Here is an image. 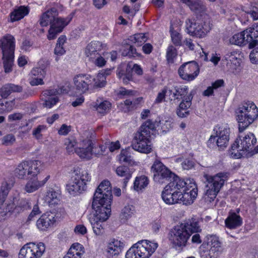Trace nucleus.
<instances>
[{
	"mask_svg": "<svg viewBox=\"0 0 258 258\" xmlns=\"http://www.w3.org/2000/svg\"><path fill=\"white\" fill-rule=\"evenodd\" d=\"M77 13V10L72 11L66 18L56 17L58 15V10L51 8L43 13L39 20L41 27H45L50 24L47 34L49 40L55 39L58 34L61 33L64 28L72 21Z\"/></svg>",
	"mask_w": 258,
	"mask_h": 258,
	"instance_id": "1",
	"label": "nucleus"
},
{
	"mask_svg": "<svg viewBox=\"0 0 258 258\" xmlns=\"http://www.w3.org/2000/svg\"><path fill=\"white\" fill-rule=\"evenodd\" d=\"M112 201V188L110 182L104 180L98 186L93 196L92 208L95 213L110 215Z\"/></svg>",
	"mask_w": 258,
	"mask_h": 258,
	"instance_id": "2",
	"label": "nucleus"
},
{
	"mask_svg": "<svg viewBox=\"0 0 258 258\" xmlns=\"http://www.w3.org/2000/svg\"><path fill=\"white\" fill-rule=\"evenodd\" d=\"M155 129V123L151 120L145 121L135 134L132 148L142 153L148 154L152 151L150 140L151 131Z\"/></svg>",
	"mask_w": 258,
	"mask_h": 258,
	"instance_id": "3",
	"label": "nucleus"
},
{
	"mask_svg": "<svg viewBox=\"0 0 258 258\" xmlns=\"http://www.w3.org/2000/svg\"><path fill=\"white\" fill-rule=\"evenodd\" d=\"M236 113L239 132L242 133L258 117V108L253 102H245L239 105Z\"/></svg>",
	"mask_w": 258,
	"mask_h": 258,
	"instance_id": "4",
	"label": "nucleus"
},
{
	"mask_svg": "<svg viewBox=\"0 0 258 258\" xmlns=\"http://www.w3.org/2000/svg\"><path fill=\"white\" fill-rule=\"evenodd\" d=\"M72 182L67 185V189L73 196L82 194L87 190L88 182L91 179V176L87 170L79 167L74 169Z\"/></svg>",
	"mask_w": 258,
	"mask_h": 258,
	"instance_id": "5",
	"label": "nucleus"
},
{
	"mask_svg": "<svg viewBox=\"0 0 258 258\" xmlns=\"http://www.w3.org/2000/svg\"><path fill=\"white\" fill-rule=\"evenodd\" d=\"M228 176L227 172H219L214 176L204 175L207 182L206 186L207 189L205 194L207 201L212 202L214 200Z\"/></svg>",
	"mask_w": 258,
	"mask_h": 258,
	"instance_id": "6",
	"label": "nucleus"
},
{
	"mask_svg": "<svg viewBox=\"0 0 258 258\" xmlns=\"http://www.w3.org/2000/svg\"><path fill=\"white\" fill-rule=\"evenodd\" d=\"M256 143L254 135L249 133L244 137L239 136L231 145L232 155L236 158H240L245 154L247 156Z\"/></svg>",
	"mask_w": 258,
	"mask_h": 258,
	"instance_id": "7",
	"label": "nucleus"
},
{
	"mask_svg": "<svg viewBox=\"0 0 258 258\" xmlns=\"http://www.w3.org/2000/svg\"><path fill=\"white\" fill-rule=\"evenodd\" d=\"M158 247V244L147 240L138 241L126 252L125 258H149Z\"/></svg>",
	"mask_w": 258,
	"mask_h": 258,
	"instance_id": "8",
	"label": "nucleus"
},
{
	"mask_svg": "<svg viewBox=\"0 0 258 258\" xmlns=\"http://www.w3.org/2000/svg\"><path fill=\"white\" fill-rule=\"evenodd\" d=\"M41 165V162L38 160L23 161L15 169L14 175L20 179H25L28 176L38 175Z\"/></svg>",
	"mask_w": 258,
	"mask_h": 258,
	"instance_id": "9",
	"label": "nucleus"
},
{
	"mask_svg": "<svg viewBox=\"0 0 258 258\" xmlns=\"http://www.w3.org/2000/svg\"><path fill=\"white\" fill-rule=\"evenodd\" d=\"M16 39L10 34H6L0 39V49L2 51L3 64H14Z\"/></svg>",
	"mask_w": 258,
	"mask_h": 258,
	"instance_id": "10",
	"label": "nucleus"
},
{
	"mask_svg": "<svg viewBox=\"0 0 258 258\" xmlns=\"http://www.w3.org/2000/svg\"><path fill=\"white\" fill-rule=\"evenodd\" d=\"M214 131L216 136H211L208 141V145L210 147H213L215 145L220 149H223L227 147L229 140L230 133V128L227 124H222L215 127Z\"/></svg>",
	"mask_w": 258,
	"mask_h": 258,
	"instance_id": "11",
	"label": "nucleus"
},
{
	"mask_svg": "<svg viewBox=\"0 0 258 258\" xmlns=\"http://www.w3.org/2000/svg\"><path fill=\"white\" fill-rule=\"evenodd\" d=\"M187 33L198 38H203L211 30L210 23L203 20L189 19L186 22Z\"/></svg>",
	"mask_w": 258,
	"mask_h": 258,
	"instance_id": "12",
	"label": "nucleus"
},
{
	"mask_svg": "<svg viewBox=\"0 0 258 258\" xmlns=\"http://www.w3.org/2000/svg\"><path fill=\"white\" fill-rule=\"evenodd\" d=\"M151 170L153 173L154 180L159 183L171 180L174 176V173L158 159L154 162Z\"/></svg>",
	"mask_w": 258,
	"mask_h": 258,
	"instance_id": "13",
	"label": "nucleus"
},
{
	"mask_svg": "<svg viewBox=\"0 0 258 258\" xmlns=\"http://www.w3.org/2000/svg\"><path fill=\"white\" fill-rule=\"evenodd\" d=\"M45 251L43 242H29L25 244L20 250L19 258H41Z\"/></svg>",
	"mask_w": 258,
	"mask_h": 258,
	"instance_id": "14",
	"label": "nucleus"
},
{
	"mask_svg": "<svg viewBox=\"0 0 258 258\" xmlns=\"http://www.w3.org/2000/svg\"><path fill=\"white\" fill-rule=\"evenodd\" d=\"M190 233L181 225L175 226L170 232L169 240L176 249H182L185 247Z\"/></svg>",
	"mask_w": 258,
	"mask_h": 258,
	"instance_id": "15",
	"label": "nucleus"
},
{
	"mask_svg": "<svg viewBox=\"0 0 258 258\" xmlns=\"http://www.w3.org/2000/svg\"><path fill=\"white\" fill-rule=\"evenodd\" d=\"M95 134L91 133L90 138L81 141L79 146L76 148V153L81 158L90 159L93 153V145L95 143Z\"/></svg>",
	"mask_w": 258,
	"mask_h": 258,
	"instance_id": "16",
	"label": "nucleus"
},
{
	"mask_svg": "<svg viewBox=\"0 0 258 258\" xmlns=\"http://www.w3.org/2000/svg\"><path fill=\"white\" fill-rule=\"evenodd\" d=\"M74 88L78 93H84L89 89L93 83L92 77L87 74L76 75L74 79Z\"/></svg>",
	"mask_w": 258,
	"mask_h": 258,
	"instance_id": "17",
	"label": "nucleus"
},
{
	"mask_svg": "<svg viewBox=\"0 0 258 258\" xmlns=\"http://www.w3.org/2000/svg\"><path fill=\"white\" fill-rule=\"evenodd\" d=\"M110 215L104 214L94 213L89 217L94 233L96 235H101L104 233V228L102 223L106 221Z\"/></svg>",
	"mask_w": 258,
	"mask_h": 258,
	"instance_id": "18",
	"label": "nucleus"
},
{
	"mask_svg": "<svg viewBox=\"0 0 258 258\" xmlns=\"http://www.w3.org/2000/svg\"><path fill=\"white\" fill-rule=\"evenodd\" d=\"M106 47V44L99 41L93 40L87 44L85 53L86 56L89 58V60L94 63L98 56L100 55L99 52Z\"/></svg>",
	"mask_w": 258,
	"mask_h": 258,
	"instance_id": "19",
	"label": "nucleus"
},
{
	"mask_svg": "<svg viewBox=\"0 0 258 258\" xmlns=\"http://www.w3.org/2000/svg\"><path fill=\"white\" fill-rule=\"evenodd\" d=\"M178 72L182 79L190 81L198 76L200 68L199 66H181Z\"/></svg>",
	"mask_w": 258,
	"mask_h": 258,
	"instance_id": "20",
	"label": "nucleus"
},
{
	"mask_svg": "<svg viewBox=\"0 0 258 258\" xmlns=\"http://www.w3.org/2000/svg\"><path fill=\"white\" fill-rule=\"evenodd\" d=\"M50 176L47 175L43 180H39L37 175L32 176L26 183L24 190L27 193H32L43 186L49 179Z\"/></svg>",
	"mask_w": 258,
	"mask_h": 258,
	"instance_id": "21",
	"label": "nucleus"
},
{
	"mask_svg": "<svg viewBox=\"0 0 258 258\" xmlns=\"http://www.w3.org/2000/svg\"><path fill=\"white\" fill-rule=\"evenodd\" d=\"M30 11V9L28 6L21 5L15 8L9 14V22L14 23L23 19L29 15Z\"/></svg>",
	"mask_w": 258,
	"mask_h": 258,
	"instance_id": "22",
	"label": "nucleus"
},
{
	"mask_svg": "<svg viewBox=\"0 0 258 258\" xmlns=\"http://www.w3.org/2000/svg\"><path fill=\"white\" fill-rule=\"evenodd\" d=\"M163 201L168 205L180 203V191L164 188L161 195Z\"/></svg>",
	"mask_w": 258,
	"mask_h": 258,
	"instance_id": "23",
	"label": "nucleus"
},
{
	"mask_svg": "<svg viewBox=\"0 0 258 258\" xmlns=\"http://www.w3.org/2000/svg\"><path fill=\"white\" fill-rule=\"evenodd\" d=\"M55 222L56 220L53 214L45 213L37 220L36 225L39 230L45 231L52 226Z\"/></svg>",
	"mask_w": 258,
	"mask_h": 258,
	"instance_id": "24",
	"label": "nucleus"
},
{
	"mask_svg": "<svg viewBox=\"0 0 258 258\" xmlns=\"http://www.w3.org/2000/svg\"><path fill=\"white\" fill-rule=\"evenodd\" d=\"M192 98L193 94L192 91H191L179 104L176 110V114L179 117H185L189 114V111L188 110V109L191 105Z\"/></svg>",
	"mask_w": 258,
	"mask_h": 258,
	"instance_id": "25",
	"label": "nucleus"
},
{
	"mask_svg": "<svg viewBox=\"0 0 258 258\" xmlns=\"http://www.w3.org/2000/svg\"><path fill=\"white\" fill-rule=\"evenodd\" d=\"M252 40V37L247 33V30L234 34L230 39V42L239 46H244L249 44Z\"/></svg>",
	"mask_w": 258,
	"mask_h": 258,
	"instance_id": "26",
	"label": "nucleus"
},
{
	"mask_svg": "<svg viewBox=\"0 0 258 258\" xmlns=\"http://www.w3.org/2000/svg\"><path fill=\"white\" fill-rule=\"evenodd\" d=\"M94 109L99 114L104 115L109 112L111 107V103L103 98L99 97L93 102Z\"/></svg>",
	"mask_w": 258,
	"mask_h": 258,
	"instance_id": "27",
	"label": "nucleus"
},
{
	"mask_svg": "<svg viewBox=\"0 0 258 258\" xmlns=\"http://www.w3.org/2000/svg\"><path fill=\"white\" fill-rule=\"evenodd\" d=\"M189 9L196 13H204L207 11V6L201 0H181Z\"/></svg>",
	"mask_w": 258,
	"mask_h": 258,
	"instance_id": "28",
	"label": "nucleus"
},
{
	"mask_svg": "<svg viewBox=\"0 0 258 258\" xmlns=\"http://www.w3.org/2000/svg\"><path fill=\"white\" fill-rule=\"evenodd\" d=\"M184 192L180 191V203L183 205H189L193 203L198 195V188L194 184V187L191 190L189 189H183Z\"/></svg>",
	"mask_w": 258,
	"mask_h": 258,
	"instance_id": "29",
	"label": "nucleus"
},
{
	"mask_svg": "<svg viewBox=\"0 0 258 258\" xmlns=\"http://www.w3.org/2000/svg\"><path fill=\"white\" fill-rule=\"evenodd\" d=\"M124 243L117 239H113L107 245V252L109 256L118 255L122 250Z\"/></svg>",
	"mask_w": 258,
	"mask_h": 258,
	"instance_id": "30",
	"label": "nucleus"
},
{
	"mask_svg": "<svg viewBox=\"0 0 258 258\" xmlns=\"http://www.w3.org/2000/svg\"><path fill=\"white\" fill-rule=\"evenodd\" d=\"M60 194L59 189L50 188L46 192L45 201L49 206L56 205L60 201Z\"/></svg>",
	"mask_w": 258,
	"mask_h": 258,
	"instance_id": "31",
	"label": "nucleus"
},
{
	"mask_svg": "<svg viewBox=\"0 0 258 258\" xmlns=\"http://www.w3.org/2000/svg\"><path fill=\"white\" fill-rule=\"evenodd\" d=\"M113 69H109L103 70L99 72L95 78H92L94 88H101L104 87L106 84V77L110 74L111 71Z\"/></svg>",
	"mask_w": 258,
	"mask_h": 258,
	"instance_id": "32",
	"label": "nucleus"
},
{
	"mask_svg": "<svg viewBox=\"0 0 258 258\" xmlns=\"http://www.w3.org/2000/svg\"><path fill=\"white\" fill-rule=\"evenodd\" d=\"M118 53L117 51L112 50L110 52L104 51L102 54H100L96 59L94 64H106L107 60L114 62L117 58Z\"/></svg>",
	"mask_w": 258,
	"mask_h": 258,
	"instance_id": "33",
	"label": "nucleus"
},
{
	"mask_svg": "<svg viewBox=\"0 0 258 258\" xmlns=\"http://www.w3.org/2000/svg\"><path fill=\"white\" fill-rule=\"evenodd\" d=\"M84 252L83 246L79 243H75L71 246L63 258H82Z\"/></svg>",
	"mask_w": 258,
	"mask_h": 258,
	"instance_id": "34",
	"label": "nucleus"
},
{
	"mask_svg": "<svg viewBox=\"0 0 258 258\" xmlns=\"http://www.w3.org/2000/svg\"><path fill=\"white\" fill-rule=\"evenodd\" d=\"M170 182L164 187V188L171 189L176 191H181L180 190L183 188L186 183L184 180L180 178L174 174V177H172Z\"/></svg>",
	"mask_w": 258,
	"mask_h": 258,
	"instance_id": "35",
	"label": "nucleus"
},
{
	"mask_svg": "<svg viewBox=\"0 0 258 258\" xmlns=\"http://www.w3.org/2000/svg\"><path fill=\"white\" fill-rule=\"evenodd\" d=\"M226 226L231 229H236L241 225L242 218L235 213L230 214L225 221Z\"/></svg>",
	"mask_w": 258,
	"mask_h": 258,
	"instance_id": "36",
	"label": "nucleus"
},
{
	"mask_svg": "<svg viewBox=\"0 0 258 258\" xmlns=\"http://www.w3.org/2000/svg\"><path fill=\"white\" fill-rule=\"evenodd\" d=\"M181 225L190 233V235L192 233H198L201 231L198 220L194 218L188 219L184 223H181Z\"/></svg>",
	"mask_w": 258,
	"mask_h": 258,
	"instance_id": "37",
	"label": "nucleus"
},
{
	"mask_svg": "<svg viewBox=\"0 0 258 258\" xmlns=\"http://www.w3.org/2000/svg\"><path fill=\"white\" fill-rule=\"evenodd\" d=\"M120 66L117 70V75L119 78H122L123 82L127 84L128 82L132 79V66Z\"/></svg>",
	"mask_w": 258,
	"mask_h": 258,
	"instance_id": "38",
	"label": "nucleus"
},
{
	"mask_svg": "<svg viewBox=\"0 0 258 258\" xmlns=\"http://www.w3.org/2000/svg\"><path fill=\"white\" fill-rule=\"evenodd\" d=\"M116 173L118 176L124 177L122 187L125 188L132 176V171L127 166H120L116 168Z\"/></svg>",
	"mask_w": 258,
	"mask_h": 258,
	"instance_id": "39",
	"label": "nucleus"
},
{
	"mask_svg": "<svg viewBox=\"0 0 258 258\" xmlns=\"http://www.w3.org/2000/svg\"><path fill=\"white\" fill-rule=\"evenodd\" d=\"M136 210L134 206L130 205L125 206L121 210L119 218L122 222H125L132 218L135 213Z\"/></svg>",
	"mask_w": 258,
	"mask_h": 258,
	"instance_id": "40",
	"label": "nucleus"
},
{
	"mask_svg": "<svg viewBox=\"0 0 258 258\" xmlns=\"http://www.w3.org/2000/svg\"><path fill=\"white\" fill-rule=\"evenodd\" d=\"M247 30V33L252 37V40L249 44V48H254L258 44V40L256 38L258 37V23H254L252 27Z\"/></svg>",
	"mask_w": 258,
	"mask_h": 258,
	"instance_id": "41",
	"label": "nucleus"
},
{
	"mask_svg": "<svg viewBox=\"0 0 258 258\" xmlns=\"http://www.w3.org/2000/svg\"><path fill=\"white\" fill-rule=\"evenodd\" d=\"M67 42V37L64 35H61L57 39L56 46L54 48V53L57 55H62L66 52L64 44Z\"/></svg>",
	"mask_w": 258,
	"mask_h": 258,
	"instance_id": "42",
	"label": "nucleus"
},
{
	"mask_svg": "<svg viewBox=\"0 0 258 258\" xmlns=\"http://www.w3.org/2000/svg\"><path fill=\"white\" fill-rule=\"evenodd\" d=\"M70 90L68 85L59 87L58 89L47 90L43 92V96H56L57 95L67 94Z\"/></svg>",
	"mask_w": 258,
	"mask_h": 258,
	"instance_id": "43",
	"label": "nucleus"
},
{
	"mask_svg": "<svg viewBox=\"0 0 258 258\" xmlns=\"http://www.w3.org/2000/svg\"><path fill=\"white\" fill-rule=\"evenodd\" d=\"M207 243L211 246V249H214L215 251H218L221 247V243L219 237L215 234H209L207 236Z\"/></svg>",
	"mask_w": 258,
	"mask_h": 258,
	"instance_id": "44",
	"label": "nucleus"
},
{
	"mask_svg": "<svg viewBox=\"0 0 258 258\" xmlns=\"http://www.w3.org/2000/svg\"><path fill=\"white\" fill-rule=\"evenodd\" d=\"M14 209L13 203H9L7 205L0 206V222L4 221L10 216Z\"/></svg>",
	"mask_w": 258,
	"mask_h": 258,
	"instance_id": "45",
	"label": "nucleus"
},
{
	"mask_svg": "<svg viewBox=\"0 0 258 258\" xmlns=\"http://www.w3.org/2000/svg\"><path fill=\"white\" fill-rule=\"evenodd\" d=\"M188 88L186 86H175L174 87L173 94V99H181L185 98L188 93Z\"/></svg>",
	"mask_w": 258,
	"mask_h": 258,
	"instance_id": "46",
	"label": "nucleus"
},
{
	"mask_svg": "<svg viewBox=\"0 0 258 258\" xmlns=\"http://www.w3.org/2000/svg\"><path fill=\"white\" fill-rule=\"evenodd\" d=\"M149 184V180L146 176L137 177L134 182L135 190L140 191L145 188Z\"/></svg>",
	"mask_w": 258,
	"mask_h": 258,
	"instance_id": "47",
	"label": "nucleus"
},
{
	"mask_svg": "<svg viewBox=\"0 0 258 258\" xmlns=\"http://www.w3.org/2000/svg\"><path fill=\"white\" fill-rule=\"evenodd\" d=\"M169 31L171 40L173 44L175 46H181L182 45V35L176 30H174L172 27H170Z\"/></svg>",
	"mask_w": 258,
	"mask_h": 258,
	"instance_id": "48",
	"label": "nucleus"
},
{
	"mask_svg": "<svg viewBox=\"0 0 258 258\" xmlns=\"http://www.w3.org/2000/svg\"><path fill=\"white\" fill-rule=\"evenodd\" d=\"M129 40L135 45L140 46L147 41V37L145 33H136L131 36Z\"/></svg>",
	"mask_w": 258,
	"mask_h": 258,
	"instance_id": "49",
	"label": "nucleus"
},
{
	"mask_svg": "<svg viewBox=\"0 0 258 258\" xmlns=\"http://www.w3.org/2000/svg\"><path fill=\"white\" fill-rule=\"evenodd\" d=\"M141 99L142 98H138L133 101L130 99L125 100L123 104H122V105H124V107H122L123 111L126 112L133 110L136 107Z\"/></svg>",
	"mask_w": 258,
	"mask_h": 258,
	"instance_id": "50",
	"label": "nucleus"
},
{
	"mask_svg": "<svg viewBox=\"0 0 258 258\" xmlns=\"http://www.w3.org/2000/svg\"><path fill=\"white\" fill-rule=\"evenodd\" d=\"M177 50L172 45L168 46L166 52V59L170 64L174 63V59L177 56Z\"/></svg>",
	"mask_w": 258,
	"mask_h": 258,
	"instance_id": "51",
	"label": "nucleus"
},
{
	"mask_svg": "<svg viewBox=\"0 0 258 258\" xmlns=\"http://www.w3.org/2000/svg\"><path fill=\"white\" fill-rule=\"evenodd\" d=\"M45 100L43 106L47 108H51L58 102V98L56 96H44Z\"/></svg>",
	"mask_w": 258,
	"mask_h": 258,
	"instance_id": "52",
	"label": "nucleus"
},
{
	"mask_svg": "<svg viewBox=\"0 0 258 258\" xmlns=\"http://www.w3.org/2000/svg\"><path fill=\"white\" fill-rule=\"evenodd\" d=\"M46 74V71L44 66H39L34 68L31 73V76L44 78Z\"/></svg>",
	"mask_w": 258,
	"mask_h": 258,
	"instance_id": "53",
	"label": "nucleus"
},
{
	"mask_svg": "<svg viewBox=\"0 0 258 258\" xmlns=\"http://www.w3.org/2000/svg\"><path fill=\"white\" fill-rule=\"evenodd\" d=\"M118 160L120 163H131L132 157L127 151L122 150L118 156Z\"/></svg>",
	"mask_w": 258,
	"mask_h": 258,
	"instance_id": "54",
	"label": "nucleus"
},
{
	"mask_svg": "<svg viewBox=\"0 0 258 258\" xmlns=\"http://www.w3.org/2000/svg\"><path fill=\"white\" fill-rule=\"evenodd\" d=\"M76 141L73 138H68L65 140L64 144L66 146V150L69 153H73L75 151L76 145Z\"/></svg>",
	"mask_w": 258,
	"mask_h": 258,
	"instance_id": "55",
	"label": "nucleus"
},
{
	"mask_svg": "<svg viewBox=\"0 0 258 258\" xmlns=\"http://www.w3.org/2000/svg\"><path fill=\"white\" fill-rule=\"evenodd\" d=\"M246 13L249 14L253 20H258V3L251 4Z\"/></svg>",
	"mask_w": 258,
	"mask_h": 258,
	"instance_id": "56",
	"label": "nucleus"
},
{
	"mask_svg": "<svg viewBox=\"0 0 258 258\" xmlns=\"http://www.w3.org/2000/svg\"><path fill=\"white\" fill-rule=\"evenodd\" d=\"M227 61L226 64H240L241 59L236 57L234 54L231 53L230 54H227L225 57Z\"/></svg>",
	"mask_w": 258,
	"mask_h": 258,
	"instance_id": "57",
	"label": "nucleus"
},
{
	"mask_svg": "<svg viewBox=\"0 0 258 258\" xmlns=\"http://www.w3.org/2000/svg\"><path fill=\"white\" fill-rule=\"evenodd\" d=\"M46 130V126L39 125L37 127L33 129L32 135L37 139L40 140L42 138V132Z\"/></svg>",
	"mask_w": 258,
	"mask_h": 258,
	"instance_id": "58",
	"label": "nucleus"
},
{
	"mask_svg": "<svg viewBox=\"0 0 258 258\" xmlns=\"http://www.w3.org/2000/svg\"><path fill=\"white\" fill-rule=\"evenodd\" d=\"M125 50L123 51V53H125ZM125 55L128 56L129 57H140L141 56V54L137 51V49L133 45H130L128 49L125 52Z\"/></svg>",
	"mask_w": 258,
	"mask_h": 258,
	"instance_id": "59",
	"label": "nucleus"
},
{
	"mask_svg": "<svg viewBox=\"0 0 258 258\" xmlns=\"http://www.w3.org/2000/svg\"><path fill=\"white\" fill-rule=\"evenodd\" d=\"M15 141V136L12 134H9L2 139V144L5 146H10Z\"/></svg>",
	"mask_w": 258,
	"mask_h": 258,
	"instance_id": "60",
	"label": "nucleus"
},
{
	"mask_svg": "<svg viewBox=\"0 0 258 258\" xmlns=\"http://www.w3.org/2000/svg\"><path fill=\"white\" fill-rule=\"evenodd\" d=\"M213 249H210L206 250H202L200 252L201 258H215L216 257V251Z\"/></svg>",
	"mask_w": 258,
	"mask_h": 258,
	"instance_id": "61",
	"label": "nucleus"
},
{
	"mask_svg": "<svg viewBox=\"0 0 258 258\" xmlns=\"http://www.w3.org/2000/svg\"><path fill=\"white\" fill-rule=\"evenodd\" d=\"M12 93L8 84L4 85L0 89V95L3 98H7Z\"/></svg>",
	"mask_w": 258,
	"mask_h": 258,
	"instance_id": "62",
	"label": "nucleus"
},
{
	"mask_svg": "<svg viewBox=\"0 0 258 258\" xmlns=\"http://www.w3.org/2000/svg\"><path fill=\"white\" fill-rule=\"evenodd\" d=\"M249 58L252 63L258 64V47L254 48L249 54Z\"/></svg>",
	"mask_w": 258,
	"mask_h": 258,
	"instance_id": "63",
	"label": "nucleus"
},
{
	"mask_svg": "<svg viewBox=\"0 0 258 258\" xmlns=\"http://www.w3.org/2000/svg\"><path fill=\"white\" fill-rule=\"evenodd\" d=\"M181 164L184 170H189L194 167L195 163L192 160L185 159L181 162Z\"/></svg>",
	"mask_w": 258,
	"mask_h": 258,
	"instance_id": "64",
	"label": "nucleus"
}]
</instances>
